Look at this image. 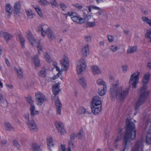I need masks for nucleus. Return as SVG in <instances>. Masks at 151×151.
Wrapping results in <instances>:
<instances>
[{
    "instance_id": "obj_1",
    "label": "nucleus",
    "mask_w": 151,
    "mask_h": 151,
    "mask_svg": "<svg viewBox=\"0 0 151 151\" xmlns=\"http://www.w3.org/2000/svg\"><path fill=\"white\" fill-rule=\"evenodd\" d=\"M129 89L122 85L116 84L112 85L110 88V97L112 100L116 99L123 100L127 96Z\"/></svg>"
},
{
    "instance_id": "obj_2",
    "label": "nucleus",
    "mask_w": 151,
    "mask_h": 151,
    "mask_svg": "<svg viewBox=\"0 0 151 151\" xmlns=\"http://www.w3.org/2000/svg\"><path fill=\"white\" fill-rule=\"evenodd\" d=\"M127 127L126 132L124 135L123 142V146L125 149L130 145V139H134L136 137V130L135 128L134 123L130 120H127Z\"/></svg>"
},
{
    "instance_id": "obj_3",
    "label": "nucleus",
    "mask_w": 151,
    "mask_h": 151,
    "mask_svg": "<svg viewBox=\"0 0 151 151\" xmlns=\"http://www.w3.org/2000/svg\"><path fill=\"white\" fill-rule=\"evenodd\" d=\"M91 111L94 115L99 114L102 110V101L101 98L98 96H94L91 103Z\"/></svg>"
},
{
    "instance_id": "obj_4",
    "label": "nucleus",
    "mask_w": 151,
    "mask_h": 151,
    "mask_svg": "<svg viewBox=\"0 0 151 151\" xmlns=\"http://www.w3.org/2000/svg\"><path fill=\"white\" fill-rule=\"evenodd\" d=\"M150 75V74L149 73H147L144 75L142 82L143 85L140 91V99L137 103V105H138L139 101L141 100V99H143L142 102H143L146 99L149 95V91L148 90H147V84L149 81Z\"/></svg>"
},
{
    "instance_id": "obj_5",
    "label": "nucleus",
    "mask_w": 151,
    "mask_h": 151,
    "mask_svg": "<svg viewBox=\"0 0 151 151\" xmlns=\"http://www.w3.org/2000/svg\"><path fill=\"white\" fill-rule=\"evenodd\" d=\"M26 36L31 44L33 46H36L38 53H40L42 51L43 47L40 41L35 39L30 31L26 32Z\"/></svg>"
},
{
    "instance_id": "obj_6",
    "label": "nucleus",
    "mask_w": 151,
    "mask_h": 151,
    "mask_svg": "<svg viewBox=\"0 0 151 151\" xmlns=\"http://www.w3.org/2000/svg\"><path fill=\"white\" fill-rule=\"evenodd\" d=\"M37 31L41 32L42 35L43 37L47 34L50 41L55 38V35L54 32L49 28H47L45 26H40L38 27Z\"/></svg>"
},
{
    "instance_id": "obj_7",
    "label": "nucleus",
    "mask_w": 151,
    "mask_h": 151,
    "mask_svg": "<svg viewBox=\"0 0 151 151\" xmlns=\"http://www.w3.org/2000/svg\"><path fill=\"white\" fill-rule=\"evenodd\" d=\"M140 74V72L137 71L132 73L130 76L129 81V84L134 88L137 87V84L139 82Z\"/></svg>"
},
{
    "instance_id": "obj_8",
    "label": "nucleus",
    "mask_w": 151,
    "mask_h": 151,
    "mask_svg": "<svg viewBox=\"0 0 151 151\" xmlns=\"http://www.w3.org/2000/svg\"><path fill=\"white\" fill-rule=\"evenodd\" d=\"M86 67L85 61L83 58H81L77 61L76 69L77 73L78 75L82 74L84 72Z\"/></svg>"
},
{
    "instance_id": "obj_9",
    "label": "nucleus",
    "mask_w": 151,
    "mask_h": 151,
    "mask_svg": "<svg viewBox=\"0 0 151 151\" xmlns=\"http://www.w3.org/2000/svg\"><path fill=\"white\" fill-rule=\"evenodd\" d=\"M35 97L37 104L39 106L42 105L47 101L45 96L40 92H37L35 93Z\"/></svg>"
},
{
    "instance_id": "obj_10",
    "label": "nucleus",
    "mask_w": 151,
    "mask_h": 151,
    "mask_svg": "<svg viewBox=\"0 0 151 151\" xmlns=\"http://www.w3.org/2000/svg\"><path fill=\"white\" fill-rule=\"evenodd\" d=\"M60 62L62 70L67 71L69 67V61L68 57L65 55H63Z\"/></svg>"
},
{
    "instance_id": "obj_11",
    "label": "nucleus",
    "mask_w": 151,
    "mask_h": 151,
    "mask_svg": "<svg viewBox=\"0 0 151 151\" xmlns=\"http://www.w3.org/2000/svg\"><path fill=\"white\" fill-rule=\"evenodd\" d=\"M26 123L29 130L31 132H35L38 130L37 125L34 120L26 121Z\"/></svg>"
},
{
    "instance_id": "obj_12",
    "label": "nucleus",
    "mask_w": 151,
    "mask_h": 151,
    "mask_svg": "<svg viewBox=\"0 0 151 151\" xmlns=\"http://www.w3.org/2000/svg\"><path fill=\"white\" fill-rule=\"evenodd\" d=\"M55 125L59 133L61 135H64L66 134V131L62 123L57 122L55 123Z\"/></svg>"
},
{
    "instance_id": "obj_13",
    "label": "nucleus",
    "mask_w": 151,
    "mask_h": 151,
    "mask_svg": "<svg viewBox=\"0 0 151 151\" xmlns=\"http://www.w3.org/2000/svg\"><path fill=\"white\" fill-rule=\"evenodd\" d=\"M143 141L138 140L136 142L132 151H143Z\"/></svg>"
},
{
    "instance_id": "obj_14",
    "label": "nucleus",
    "mask_w": 151,
    "mask_h": 151,
    "mask_svg": "<svg viewBox=\"0 0 151 151\" xmlns=\"http://www.w3.org/2000/svg\"><path fill=\"white\" fill-rule=\"evenodd\" d=\"M92 72L94 75L100 74L102 71L100 68L96 65H92L91 67Z\"/></svg>"
},
{
    "instance_id": "obj_15",
    "label": "nucleus",
    "mask_w": 151,
    "mask_h": 151,
    "mask_svg": "<svg viewBox=\"0 0 151 151\" xmlns=\"http://www.w3.org/2000/svg\"><path fill=\"white\" fill-rule=\"evenodd\" d=\"M62 151H71V149H73L74 147V144L73 141L71 139L68 142V147L67 149H66L65 146L64 145H61Z\"/></svg>"
},
{
    "instance_id": "obj_16",
    "label": "nucleus",
    "mask_w": 151,
    "mask_h": 151,
    "mask_svg": "<svg viewBox=\"0 0 151 151\" xmlns=\"http://www.w3.org/2000/svg\"><path fill=\"white\" fill-rule=\"evenodd\" d=\"M81 52L83 57H86L89 54V48L88 45H85L82 47Z\"/></svg>"
},
{
    "instance_id": "obj_17",
    "label": "nucleus",
    "mask_w": 151,
    "mask_h": 151,
    "mask_svg": "<svg viewBox=\"0 0 151 151\" xmlns=\"http://www.w3.org/2000/svg\"><path fill=\"white\" fill-rule=\"evenodd\" d=\"M21 5L19 1H17L14 3L13 8L14 13L18 14L21 11Z\"/></svg>"
},
{
    "instance_id": "obj_18",
    "label": "nucleus",
    "mask_w": 151,
    "mask_h": 151,
    "mask_svg": "<svg viewBox=\"0 0 151 151\" xmlns=\"http://www.w3.org/2000/svg\"><path fill=\"white\" fill-rule=\"evenodd\" d=\"M61 83L59 82L55 84L52 87V92L54 96H56L59 92H60L61 90L60 89V86Z\"/></svg>"
},
{
    "instance_id": "obj_19",
    "label": "nucleus",
    "mask_w": 151,
    "mask_h": 151,
    "mask_svg": "<svg viewBox=\"0 0 151 151\" xmlns=\"http://www.w3.org/2000/svg\"><path fill=\"white\" fill-rule=\"evenodd\" d=\"M32 60L36 68H38L40 66V60L37 55L34 56L32 58Z\"/></svg>"
},
{
    "instance_id": "obj_20",
    "label": "nucleus",
    "mask_w": 151,
    "mask_h": 151,
    "mask_svg": "<svg viewBox=\"0 0 151 151\" xmlns=\"http://www.w3.org/2000/svg\"><path fill=\"white\" fill-rule=\"evenodd\" d=\"M5 13L6 15L10 17L13 12V9L11 5L9 4H6L5 6Z\"/></svg>"
},
{
    "instance_id": "obj_21",
    "label": "nucleus",
    "mask_w": 151,
    "mask_h": 151,
    "mask_svg": "<svg viewBox=\"0 0 151 151\" xmlns=\"http://www.w3.org/2000/svg\"><path fill=\"white\" fill-rule=\"evenodd\" d=\"M72 20L78 24H83L84 23V19L78 16H74L71 17Z\"/></svg>"
},
{
    "instance_id": "obj_22",
    "label": "nucleus",
    "mask_w": 151,
    "mask_h": 151,
    "mask_svg": "<svg viewBox=\"0 0 151 151\" xmlns=\"http://www.w3.org/2000/svg\"><path fill=\"white\" fill-rule=\"evenodd\" d=\"M79 83L83 88H86L87 87V84L85 78L83 77H80L78 80Z\"/></svg>"
},
{
    "instance_id": "obj_23",
    "label": "nucleus",
    "mask_w": 151,
    "mask_h": 151,
    "mask_svg": "<svg viewBox=\"0 0 151 151\" xmlns=\"http://www.w3.org/2000/svg\"><path fill=\"white\" fill-rule=\"evenodd\" d=\"M51 99L54 101L56 107H62V104L60 102L59 98L56 96H52Z\"/></svg>"
},
{
    "instance_id": "obj_24",
    "label": "nucleus",
    "mask_w": 151,
    "mask_h": 151,
    "mask_svg": "<svg viewBox=\"0 0 151 151\" xmlns=\"http://www.w3.org/2000/svg\"><path fill=\"white\" fill-rule=\"evenodd\" d=\"M47 145L49 147V149L50 151H52L50 148V147L54 146V143L52 138L50 137H48L47 139Z\"/></svg>"
},
{
    "instance_id": "obj_25",
    "label": "nucleus",
    "mask_w": 151,
    "mask_h": 151,
    "mask_svg": "<svg viewBox=\"0 0 151 151\" xmlns=\"http://www.w3.org/2000/svg\"><path fill=\"white\" fill-rule=\"evenodd\" d=\"M36 108L34 105L31 106L30 107V114L32 116L34 117L39 114V112L36 111Z\"/></svg>"
},
{
    "instance_id": "obj_26",
    "label": "nucleus",
    "mask_w": 151,
    "mask_h": 151,
    "mask_svg": "<svg viewBox=\"0 0 151 151\" xmlns=\"http://www.w3.org/2000/svg\"><path fill=\"white\" fill-rule=\"evenodd\" d=\"M139 99H140V97L139 98L138 100V101L136 103V104L135 105V106L134 107V109L135 110L136 112L134 113V116L136 115H137V113H138V109H139V106H140L141 105H142L144 103V102H145V100L143 102H142V100L143 99H141V100H140V101H139V103L138 105H137V104L138 103V102L139 101Z\"/></svg>"
},
{
    "instance_id": "obj_27",
    "label": "nucleus",
    "mask_w": 151,
    "mask_h": 151,
    "mask_svg": "<svg viewBox=\"0 0 151 151\" xmlns=\"http://www.w3.org/2000/svg\"><path fill=\"white\" fill-rule=\"evenodd\" d=\"M4 126L5 130L6 131H12L14 130V128L9 122H5L4 123Z\"/></svg>"
},
{
    "instance_id": "obj_28",
    "label": "nucleus",
    "mask_w": 151,
    "mask_h": 151,
    "mask_svg": "<svg viewBox=\"0 0 151 151\" xmlns=\"http://www.w3.org/2000/svg\"><path fill=\"white\" fill-rule=\"evenodd\" d=\"M107 90V86L103 87L102 88H100L98 91V93L101 96H103L106 93Z\"/></svg>"
},
{
    "instance_id": "obj_29",
    "label": "nucleus",
    "mask_w": 151,
    "mask_h": 151,
    "mask_svg": "<svg viewBox=\"0 0 151 151\" xmlns=\"http://www.w3.org/2000/svg\"><path fill=\"white\" fill-rule=\"evenodd\" d=\"M3 35L4 39L6 42L11 40L13 37L11 34L6 32H4Z\"/></svg>"
},
{
    "instance_id": "obj_30",
    "label": "nucleus",
    "mask_w": 151,
    "mask_h": 151,
    "mask_svg": "<svg viewBox=\"0 0 151 151\" xmlns=\"http://www.w3.org/2000/svg\"><path fill=\"white\" fill-rule=\"evenodd\" d=\"M25 12L28 18L31 19L34 17L35 14L31 9H26Z\"/></svg>"
},
{
    "instance_id": "obj_31",
    "label": "nucleus",
    "mask_w": 151,
    "mask_h": 151,
    "mask_svg": "<svg viewBox=\"0 0 151 151\" xmlns=\"http://www.w3.org/2000/svg\"><path fill=\"white\" fill-rule=\"evenodd\" d=\"M137 50V47L136 46H129L127 50V53H132L136 52Z\"/></svg>"
},
{
    "instance_id": "obj_32",
    "label": "nucleus",
    "mask_w": 151,
    "mask_h": 151,
    "mask_svg": "<svg viewBox=\"0 0 151 151\" xmlns=\"http://www.w3.org/2000/svg\"><path fill=\"white\" fill-rule=\"evenodd\" d=\"M43 58L48 63H51L52 61V58L50 55L47 53H44Z\"/></svg>"
},
{
    "instance_id": "obj_33",
    "label": "nucleus",
    "mask_w": 151,
    "mask_h": 151,
    "mask_svg": "<svg viewBox=\"0 0 151 151\" xmlns=\"http://www.w3.org/2000/svg\"><path fill=\"white\" fill-rule=\"evenodd\" d=\"M96 83L99 86L102 85L103 87L107 86L106 82L101 78L98 79L96 81Z\"/></svg>"
},
{
    "instance_id": "obj_34",
    "label": "nucleus",
    "mask_w": 151,
    "mask_h": 151,
    "mask_svg": "<svg viewBox=\"0 0 151 151\" xmlns=\"http://www.w3.org/2000/svg\"><path fill=\"white\" fill-rule=\"evenodd\" d=\"M148 132L146 137V142L148 144H151V130Z\"/></svg>"
},
{
    "instance_id": "obj_35",
    "label": "nucleus",
    "mask_w": 151,
    "mask_h": 151,
    "mask_svg": "<svg viewBox=\"0 0 151 151\" xmlns=\"http://www.w3.org/2000/svg\"><path fill=\"white\" fill-rule=\"evenodd\" d=\"M86 110L82 107H79L77 109V113L78 115H81L85 113L86 112Z\"/></svg>"
},
{
    "instance_id": "obj_36",
    "label": "nucleus",
    "mask_w": 151,
    "mask_h": 151,
    "mask_svg": "<svg viewBox=\"0 0 151 151\" xmlns=\"http://www.w3.org/2000/svg\"><path fill=\"white\" fill-rule=\"evenodd\" d=\"M38 15L41 17H43V15L42 13L41 9L39 6H34Z\"/></svg>"
},
{
    "instance_id": "obj_37",
    "label": "nucleus",
    "mask_w": 151,
    "mask_h": 151,
    "mask_svg": "<svg viewBox=\"0 0 151 151\" xmlns=\"http://www.w3.org/2000/svg\"><path fill=\"white\" fill-rule=\"evenodd\" d=\"M122 129H119L118 131V135L115 140V142L117 143L122 138Z\"/></svg>"
},
{
    "instance_id": "obj_38",
    "label": "nucleus",
    "mask_w": 151,
    "mask_h": 151,
    "mask_svg": "<svg viewBox=\"0 0 151 151\" xmlns=\"http://www.w3.org/2000/svg\"><path fill=\"white\" fill-rule=\"evenodd\" d=\"M109 48L111 51L113 52H115L119 49V48L115 45H111L109 47Z\"/></svg>"
},
{
    "instance_id": "obj_39",
    "label": "nucleus",
    "mask_w": 151,
    "mask_h": 151,
    "mask_svg": "<svg viewBox=\"0 0 151 151\" xmlns=\"http://www.w3.org/2000/svg\"><path fill=\"white\" fill-rule=\"evenodd\" d=\"M13 145L17 148V149L21 150V146L17 140H14L13 142Z\"/></svg>"
},
{
    "instance_id": "obj_40",
    "label": "nucleus",
    "mask_w": 151,
    "mask_h": 151,
    "mask_svg": "<svg viewBox=\"0 0 151 151\" xmlns=\"http://www.w3.org/2000/svg\"><path fill=\"white\" fill-rule=\"evenodd\" d=\"M151 29H148L145 35V37L147 39H150V41L151 40Z\"/></svg>"
},
{
    "instance_id": "obj_41",
    "label": "nucleus",
    "mask_w": 151,
    "mask_h": 151,
    "mask_svg": "<svg viewBox=\"0 0 151 151\" xmlns=\"http://www.w3.org/2000/svg\"><path fill=\"white\" fill-rule=\"evenodd\" d=\"M32 147L34 151H39L40 150L39 145L36 143H33L32 144Z\"/></svg>"
},
{
    "instance_id": "obj_42",
    "label": "nucleus",
    "mask_w": 151,
    "mask_h": 151,
    "mask_svg": "<svg viewBox=\"0 0 151 151\" xmlns=\"http://www.w3.org/2000/svg\"><path fill=\"white\" fill-rule=\"evenodd\" d=\"M18 77L19 78H22L23 76V73L22 70L21 69H15Z\"/></svg>"
},
{
    "instance_id": "obj_43",
    "label": "nucleus",
    "mask_w": 151,
    "mask_h": 151,
    "mask_svg": "<svg viewBox=\"0 0 151 151\" xmlns=\"http://www.w3.org/2000/svg\"><path fill=\"white\" fill-rule=\"evenodd\" d=\"M87 27H95L96 24L95 22H88L86 24Z\"/></svg>"
},
{
    "instance_id": "obj_44",
    "label": "nucleus",
    "mask_w": 151,
    "mask_h": 151,
    "mask_svg": "<svg viewBox=\"0 0 151 151\" xmlns=\"http://www.w3.org/2000/svg\"><path fill=\"white\" fill-rule=\"evenodd\" d=\"M39 75L40 76L42 77H45L46 76L45 70L44 69L40 70L39 73Z\"/></svg>"
},
{
    "instance_id": "obj_45",
    "label": "nucleus",
    "mask_w": 151,
    "mask_h": 151,
    "mask_svg": "<svg viewBox=\"0 0 151 151\" xmlns=\"http://www.w3.org/2000/svg\"><path fill=\"white\" fill-rule=\"evenodd\" d=\"M18 37L19 40L20 41V42L21 44L22 47H24V46L25 44V40L23 38L22 36L20 35H19Z\"/></svg>"
},
{
    "instance_id": "obj_46",
    "label": "nucleus",
    "mask_w": 151,
    "mask_h": 151,
    "mask_svg": "<svg viewBox=\"0 0 151 151\" xmlns=\"http://www.w3.org/2000/svg\"><path fill=\"white\" fill-rule=\"evenodd\" d=\"M59 6L64 11L67 10V6L66 5L63 3H61L59 4Z\"/></svg>"
},
{
    "instance_id": "obj_47",
    "label": "nucleus",
    "mask_w": 151,
    "mask_h": 151,
    "mask_svg": "<svg viewBox=\"0 0 151 151\" xmlns=\"http://www.w3.org/2000/svg\"><path fill=\"white\" fill-rule=\"evenodd\" d=\"M27 100L30 104L31 106L34 105L33 104V101L32 99V97L30 96H29L26 98Z\"/></svg>"
},
{
    "instance_id": "obj_48",
    "label": "nucleus",
    "mask_w": 151,
    "mask_h": 151,
    "mask_svg": "<svg viewBox=\"0 0 151 151\" xmlns=\"http://www.w3.org/2000/svg\"><path fill=\"white\" fill-rule=\"evenodd\" d=\"M5 99H4L3 95L2 93L0 92V105H2L4 103Z\"/></svg>"
},
{
    "instance_id": "obj_49",
    "label": "nucleus",
    "mask_w": 151,
    "mask_h": 151,
    "mask_svg": "<svg viewBox=\"0 0 151 151\" xmlns=\"http://www.w3.org/2000/svg\"><path fill=\"white\" fill-rule=\"evenodd\" d=\"M52 7L53 8L58 7V4L55 0H54L50 3Z\"/></svg>"
},
{
    "instance_id": "obj_50",
    "label": "nucleus",
    "mask_w": 151,
    "mask_h": 151,
    "mask_svg": "<svg viewBox=\"0 0 151 151\" xmlns=\"http://www.w3.org/2000/svg\"><path fill=\"white\" fill-rule=\"evenodd\" d=\"M39 4L41 5L45 6L49 4L47 0H40L39 1Z\"/></svg>"
},
{
    "instance_id": "obj_51",
    "label": "nucleus",
    "mask_w": 151,
    "mask_h": 151,
    "mask_svg": "<svg viewBox=\"0 0 151 151\" xmlns=\"http://www.w3.org/2000/svg\"><path fill=\"white\" fill-rule=\"evenodd\" d=\"M142 20L145 23L148 24L151 19H149L148 17H143L142 18Z\"/></svg>"
},
{
    "instance_id": "obj_52",
    "label": "nucleus",
    "mask_w": 151,
    "mask_h": 151,
    "mask_svg": "<svg viewBox=\"0 0 151 151\" xmlns=\"http://www.w3.org/2000/svg\"><path fill=\"white\" fill-rule=\"evenodd\" d=\"M128 66L127 65H123L122 66V71L123 73H126L127 71Z\"/></svg>"
},
{
    "instance_id": "obj_53",
    "label": "nucleus",
    "mask_w": 151,
    "mask_h": 151,
    "mask_svg": "<svg viewBox=\"0 0 151 151\" xmlns=\"http://www.w3.org/2000/svg\"><path fill=\"white\" fill-rule=\"evenodd\" d=\"M75 13L73 11L69 12L65 14L64 15L65 16L66 18H67L68 16H75Z\"/></svg>"
},
{
    "instance_id": "obj_54",
    "label": "nucleus",
    "mask_w": 151,
    "mask_h": 151,
    "mask_svg": "<svg viewBox=\"0 0 151 151\" xmlns=\"http://www.w3.org/2000/svg\"><path fill=\"white\" fill-rule=\"evenodd\" d=\"M91 15H88L86 16L84 18H83V19L84 20V23L87 22H88L91 18Z\"/></svg>"
},
{
    "instance_id": "obj_55",
    "label": "nucleus",
    "mask_w": 151,
    "mask_h": 151,
    "mask_svg": "<svg viewBox=\"0 0 151 151\" xmlns=\"http://www.w3.org/2000/svg\"><path fill=\"white\" fill-rule=\"evenodd\" d=\"M77 138L79 139H82L83 137V132L82 131L80 132L79 133H77Z\"/></svg>"
},
{
    "instance_id": "obj_56",
    "label": "nucleus",
    "mask_w": 151,
    "mask_h": 151,
    "mask_svg": "<svg viewBox=\"0 0 151 151\" xmlns=\"http://www.w3.org/2000/svg\"><path fill=\"white\" fill-rule=\"evenodd\" d=\"M57 114L58 115H60L61 114L62 107H56Z\"/></svg>"
},
{
    "instance_id": "obj_57",
    "label": "nucleus",
    "mask_w": 151,
    "mask_h": 151,
    "mask_svg": "<svg viewBox=\"0 0 151 151\" xmlns=\"http://www.w3.org/2000/svg\"><path fill=\"white\" fill-rule=\"evenodd\" d=\"M108 41L109 42H112L114 40V38L113 36L111 35H108L107 36Z\"/></svg>"
},
{
    "instance_id": "obj_58",
    "label": "nucleus",
    "mask_w": 151,
    "mask_h": 151,
    "mask_svg": "<svg viewBox=\"0 0 151 151\" xmlns=\"http://www.w3.org/2000/svg\"><path fill=\"white\" fill-rule=\"evenodd\" d=\"M77 133H74L72 134L70 136L71 139H73L76 138H77Z\"/></svg>"
},
{
    "instance_id": "obj_59",
    "label": "nucleus",
    "mask_w": 151,
    "mask_h": 151,
    "mask_svg": "<svg viewBox=\"0 0 151 151\" xmlns=\"http://www.w3.org/2000/svg\"><path fill=\"white\" fill-rule=\"evenodd\" d=\"M24 117L27 120V121H30L29 120V114L28 113H27L24 114Z\"/></svg>"
},
{
    "instance_id": "obj_60",
    "label": "nucleus",
    "mask_w": 151,
    "mask_h": 151,
    "mask_svg": "<svg viewBox=\"0 0 151 151\" xmlns=\"http://www.w3.org/2000/svg\"><path fill=\"white\" fill-rule=\"evenodd\" d=\"M60 75V72L58 73L55 76L52 78V80H54L57 79L59 77Z\"/></svg>"
},
{
    "instance_id": "obj_61",
    "label": "nucleus",
    "mask_w": 151,
    "mask_h": 151,
    "mask_svg": "<svg viewBox=\"0 0 151 151\" xmlns=\"http://www.w3.org/2000/svg\"><path fill=\"white\" fill-rule=\"evenodd\" d=\"M5 86L9 89H12L13 88V85L9 84H6Z\"/></svg>"
},
{
    "instance_id": "obj_62",
    "label": "nucleus",
    "mask_w": 151,
    "mask_h": 151,
    "mask_svg": "<svg viewBox=\"0 0 151 151\" xmlns=\"http://www.w3.org/2000/svg\"><path fill=\"white\" fill-rule=\"evenodd\" d=\"M86 40L87 41H90L91 40V37L90 36H86L85 37Z\"/></svg>"
},
{
    "instance_id": "obj_63",
    "label": "nucleus",
    "mask_w": 151,
    "mask_h": 151,
    "mask_svg": "<svg viewBox=\"0 0 151 151\" xmlns=\"http://www.w3.org/2000/svg\"><path fill=\"white\" fill-rule=\"evenodd\" d=\"M73 6L76 7L77 8L79 9H81L82 8V6L80 5L77 4H76L73 5Z\"/></svg>"
},
{
    "instance_id": "obj_64",
    "label": "nucleus",
    "mask_w": 151,
    "mask_h": 151,
    "mask_svg": "<svg viewBox=\"0 0 151 151\" xmlns=\"http://www.w3.org/2000/svg\"><path fill=\"white\" fill-rule=\"evenodd\" d=\"M92 9H95V10H100V8L99 7L96 6H92Z\"/></svg>"
}]
</instances>
